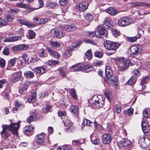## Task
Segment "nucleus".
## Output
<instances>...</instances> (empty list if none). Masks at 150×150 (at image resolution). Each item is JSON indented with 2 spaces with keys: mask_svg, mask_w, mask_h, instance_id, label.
Returning <instances> with one entry per match:
<instances>
[{
  "mask_svg": "<svg viewBox=\"0 0 150 150\" xmlns=\"http://www.w3.org/2000/svg\"><path fill=\"white\" fill-rule=\"evenodd\" d=\"M20 125V122L13 123L11 121V123L9 125H3L2 126L3 130L1 132V137L7 139L10 136L11 133L17 135Z\"/></svg>",
  "mask_w": 150,
  "mask_h": 150,
  "instance_id": "f257e3e1",
  "label": "nucleus"
},
{
  "mask_svg": "<svg viewBox=\"0 0 150 150\" xmlns=\"http://www.w3.org/2000/svg\"><path fill=\"white\" fill-rule=\"evenodd\" d=\"M112 59L115 62L118 63V70L121 71H124L129 66L133 64L129 59H125L123 57H117Z\"/></svg>",
  "mask_w": 150,
  "mask_h": 150,
  "instance_id": "f03ea898",
  "label": "nucleus"
},
{
  "mask_svg": "<svg viewBox=\"0 0 150 150\" xmlns=\"http://www.w3.org/2000/svg\"><path fill=\"white\" fill-rule=\"evenodd\" d=\"M134 23L133 19L129 16H125L120 18L118 21V25L122 27H125Z\"/></svg>",
  "mask_w": 150,
  "mask_h": 150,
  "instance_id": "7ed1b4c3",
  "label": "nucleus"
},
{
  "mask_svg": "<svg viewBox=\"0 0 150 150\" xmlns=\"http://www.w3.org/2000/svg\"><path fill=\"white\" fill-rule=\"evenodd\" d=\"M91 68V66L89 65H81L79 66L74 65L71 67L70 71H84V72L88 73L93 71L92 69H89L90 68Z\"/></svg>",
  "mask_w": 150,
  "mask_h": 150,
  "instance_id": "20e7f679",
  "label": "nucleus"
},
{
  "mask_svg": "<svg viewBox=\"0 0 150 150\" xmlns=\"http://www.w3.org/2000/svg\"><path fill=\"white\" fill-rule=\"evenodd\" d=\"M103 45L105 48L108 50H114L117 49L120 46L117 42L106 41L104 42Z\"/></svg>",
  "mask_w": 150,
  "mask_h": 150,
  "instance_id": "39448f33",
  "label": "nucleus"
},
{
  "mask_svg": "<svg viewBox=\"0 0 150 150\" xmlns=\"http://www.w3.org/2000/svg\"><path fill=\"white\" fill-rule=\"evenodd\" d=\"M94 35L97 38H103L107 35L108 32L100 26H98L96 29Z\"/></svg>",
  "mask_w": 150,
  "mask_h": 150,
  "instance_id": "423d86ee",
  "label": "nucleus"
},
{
  "mask_svg": "<svg viewBox=\"0 0 150 150\" xmlns=\"http://www.w3.org/2000/svg\"><path fill=\"white\" fill-rule=\"evenodd\" d=\"M94 108H99L103 106L104 103V99L101 95H94Z\"/></svg>",
  "mask_w": 150,
  "mask_h": 150,
  "instance_id": "0eeeda50",
  "label": "nucleus"
},
{
  "mask_svg": "<svg viewBox=\"0 0 150 150\" xmlns=\"http://www.w3.org/2000/svg\"><path fill=\"white\" fill-rule=\"evenodd\" d=\"M50 34L51 36H54L58 38L63 37L65 35V33L62 32L61 30L57 29L52 30L50 32Z\"/></svg>",
  "mask_w": 150,
  "mask_h": 150,
  "instance_id": "6e6552de",
  "label": "nucleus"
},
{
  "mask_svg": "<svg viewBox=\"0 0 150 150\" xmlns=\"http://www.w3.org/2000/svg\"><path fill=\"white\" fill-rule=\"evenodd\" d=\"M138 143L140 147L145 148L150 145V140L147 138L142 137L139 139Z\"/></svg>",
  "mask_w": 150,
  "mask_h": 150,
  "instance_id": "1a4fd4ad",
  "label": "nucleus"
},
{
  "mask_svg": "<svg viewBox=\"0 0 150 150\" xmlns=\"http://www.w3.org/2000/svg\"><path fill=\"white\" fill-rule=\"evenodd\" d=\"M130 51L131 54H138L142 51V46L140 45H133L130 47Z\"/></svg>",
  "mask_w": 150,
  "mask_h": 150,
  "instance_id": "9d476101",
  "label": "nucleus"
},
{
  "mask_svg": "<svg viewBox=\"0 0 150 150\" xmlns=\"http://www.w3.org/2000/svg\"><path fill=\"white\" fill-rule=\"evenodd\" d=\"M89 4L87 2H82L77 4L75 6V8L79 12H83L86 10L88 8Z\"/></svg>",
  "mask_w": 150,
  "mask_h": 150,
  "instance_id": "9b49d317",
  "label": "nucleus"
},
{
  "mask_svg": "<svg viewBox=\"0 0 150 150\" xmlns=\"http://www.w3.org/2000/svg\"><path fill=\"white\" fill-rule=\"evenodd\" d=\"M131 142L127 139H122L117 142V144L119 147H124L127 148L131 145Z\"/></svg>",
  "mask_w": 150,
  "mask_h": 150,
  "instance_id": "f8f14e48",
  "label": "nucleus"
},
{
  "mask_svg": "<svg viewBox=\"0 0 150 150\" xmlns=\"http://www.w3.org/2000/svg\"><path fill=\"white\" fill-rule=\"evenodd\" d=\"M113 23L112 20L109 18H105L103 23V25L105 28L110 29L112 27Z\"/></svg>",
  "mask_w": 150,
  "mask_h": 150,
  "instance_id": "ddd939ff",
  "label": "nucleus"
},
{
  "mask_svg": "<svg viewBox=\"0 0 150 150\" xmlns=\"http://www.w3.org/2000/svg\"><path fill=\"white\" fill-rule=\"evenodd\" d=\"M141 6L146 7L149 9L148 10H145V12H147L146 14L150 13V4H147L144 2H139L136 3L134 4V6Z\"/></svg>",
  "mask_w": 150,
  "mask_h": 150,
  "instance_id": "4468645a",
  "label": "nucleus"
},
{
  "mask_svg": "<svg viewBox=\"0 0 150 150\" xmlns=\"http://www.w3.org/2000/svg\"><path fill=\"white\" fill-rule=\"evenodd\" d=\"M110 69L111 68L110 66H106L105 68V77L108 80L111 78H113L115 76L113 75L112 71Z\"/></svg>",
  "mask_w": 150,
  "mask_h": 150,
  "instance_id": "2eb2a0df",
  "label": "nucleus"
},
{
  "mask_svg": "<svg viewBox=\"0 0 150 150\" xmlns=\"http://www.w3.org/2000/svg\"><path fill=\"white\" fill-rule=\"evenodd\" d=\"M47 50L52 57L56 59H58L60 57V54L57 52L51 50L49 47L47 48Z\"/></svg>",
  "mask_w": 150,
  "mask_h": 150,
  "instance_id": "dca6fc26",
  "label": "nucleus"
},
{
  "mask_svg": "<svg viewBox=\"0 0 150 150\" xmlns=\"http://www.w3.org/2000/svg\"><path fill=\"white\" fill-rule=\"evenodd\" d=\"M103 142L105 144H109L111 140V138L110 135L109 134H104L103 136Z\"/></svg>",
  "mask_w": 150,
  "mask_h": 150,
  "instance_id": "f3484780",
  "label": "nucleus"
},
{
  "mask_svg": "<svg viewBox=\"0 0 150 150\" xmlns=\"http://www.w3.org/2000/svg\"><path fill=\"white\" fill-rule=\"evenodd\" d=\"M76 27L74 24L67 25L64 26V28L67 31L71 32L74 31Z\"/></svg>",
  "mask_w": 150,
  "mask_h": 150,
  "instance_id": "a211bd4d",
  "label": "nucleus"
},
{
  "mask_svg": "<svg viewBox=\"0 0 150 150\" xmlns=\"http://www.w3.org/2000/svg\"><path fill=\"white\" fill-rule=\"evenodd\" d=\"M69 110L71 111L72 114L75 116H77L79 114V109L76 106H71Z\"/></svg>",
  "mask_w": 150,
  "mask_h": 150,
  "instance_id": "6ab92c4d",
  "label": "nucleus"
},
{
  "mask_svg": "<svg viewBox=\"0 0 150 150\" xmlns=\"http://www.w3.org/2000/svg\"><path fill=\"white\" fill-rule=\"evenodd\" d=\"M34 70L39 74H42L47 71L46 68L43 67H39L34 68Z\"/></svg>",
  "mask_w": 150,
  "mask_h": 150,
  "instance_id": "aec40b11",
  "label": "nucleus"
},
{
  "mask_svg": "<svg viewBox=\"0 0 150 150\" xmlns=\"http://www.w3.org/2000/svg\"><path fill=\"white\" fill-rule=\"evenodd\" d=\"M33 127L31 125L26 126L23 129V132L25 134L28 135V134L33 130Z\"/></svg>",
  "mask_w": 150,
  "mask_h": 150,
  "instance_id": "412c9836",
  "label": "nucleus"
},
{
  "mask_svg": "<svg viewBox=\"0 0 150 150\" xmlns=\"http://www.w3.org/2000/svg\"><path fill=\"white\" fill-rule=\"evenodd\" d=\"M105 11L111 15L114 16L116 15L117 12L114 8L110 7L105 9Z\"/></svg>",
  "mask_w": 150,
  "mask_h": 150,
  "instance_id": "4be33fe9",
  "label": "nucleus"
},
{
  "mask_svg": "<svg viewBox=\"0 0 150 150\" xmlns=\"http://www.w3.org/2000/svg\"><path fill=\"white\" fill-rule=\"evenodd\" d=\"M141 36V34L138 32V34L136 36L134 37H129L128 38V40L129 42H135L137 39L140 38Z\"/></svg>",
  "mask_w": 150,
  "mask_h": 150,
  "instance_id": "5701e85b",
  "label": "nucleus"
},
{
  "mask_svg": "<svg viewBox=\"0 0 150 150\" xmlns=\"http://www.w3.org/2000/svg\"><path fill=\"white\" fill-rule=\"evenodd\" d=\"M44 139V136L42 134H39L37 136L36 141L38 144L40 145L42 144Z\"/></svg>",
  "mask_w": 150,
  "mask_h": 150,
  "instance_id": "b1692460",
  "label": "nucleus"
},
{
  "mask_svg": "<svg viewBox=\"0 0 150 150\" xmlns=\"http://www.w3.org/2000/svg\"><path fill=\"white\" fill-rule=\"evenodd\" d=\"M69 94L73 99L76 100L78 98L76 91L74 89H72L69 91Z\"/></svg>",
  "mask_w": 150,
  "mask_h": 150,
  "instance_id": "393cba45",
  "label": "nucleus"
},
{
  "mask_svg": "<svg viewBox=\"0 0 150 150\" xmlns=\"http://www.w3.org/2000/svg\"><path fill=\"white\" fill-rule=\"evenodd\" d=\"M18 21L20 24L26 25L27 27L30 28H31L33 26V24L29 23L21 19H19Z\"/></svg>",
  "mask_w": 150,
  "mask_h": 150,
  "instance_id": "a878e982",
  "label": "nucleus"
},
{
  "mask_svg": "<svg viewBox=\"0 0 150 150\" xmlns=\"http://www.w3.org/2000/svg\"><path fill=\"white\" fill-rule=\"evenodd\" d=\"M21 74L18 72H16L13 74L12 78V80L15 82H16L20 79Z\"/></svg>",
  "mask_w": 150,
  "mask_h": 150,
  "instance_id": "bb28decb",
  "label": "nucleus"
},
{
  "mask_svg": "<svg viewBox=\"0 0 150 150\" xmlns=\"http://www.w3.org/2000/svg\"><path fill=\"white\" fill-rule=\"evenodd\" d=\"M34 19L36 21V23L40 24L45 23L47 21V20L46 18H40L35 17L34 18Z\"/></svg>",
  "mask_w": 150,
  "mask_h": 150,
  "instance_id": "cd10ccee",
  "label": "nucleus"
},
{
  "mask_svg": "<svg viewBox=\"0 0 150 150\" xmlns=\"http://www.w3.org/2000/svg\"><path fill=\"white\" fill-rule=\"evenodd\" d=\"M110 82H112L113 86L115 87L117 86L118 84V82L117 81V78L114 76L113 78H111L108 80Z\"/></svg>",
  "mask_w": 150,
  "mask_h": 150,
  "instance_id": "c85d7f7f",
  "label": "nucleus"
},
{
  "mask_svg": "<svg viewBox=\"0 0 150 150\" xmlns=\"http://www.w3.org/2000/svg\"><path fill=\"white\" fill-rule=\"evenodd\" d=\"M57 150H72L71 148L69 145H65L59 146Z\"/></svg>",
  "mask_w": 150,
  "mask_h": 150,
  "instance_id": "c756f323",
  "label": "nucleus"
},
{
  "mask_svg": "<svg viewBox=\"0 0 150 150\" xmlns=\"http://www.w3.org/2000/svg\"><path fill=\"white\" fill-rule=\"evenodd\" d=\"M149 78V76H146L142 80L141 84L142 86V88L143 89H144L145 88V86H144V85L146 83Z\"/></svg>",
  "mask_w": 150,
  "mask_h": 150,
  "instance_id": "7c9ffc66",
  "label": "nucleus"
},
{
  "mask_svg": "<svg viewBox=\"0 0 150 150\" xmlns=\"http://www.w3.org/2000/svg\"><path fill=\"white\" fill-rule=\"evenodd\" d=\"M144 116L147 118H150V110L147 109L144 110L143 112Z\"/></svg>",
  "mask_w": 150,
  "mask_h": 150,
  "instance_id": "2f4dec72",
  "label": "nucleus"
},
{
  "mask_svg": "<svg viewBox=\"0 0 150 150\" xmlns=\"http://www.w3.org/2000/svg\"><path fill=\"white\" fill-rule=\"evenodd\" d=\"M36 100V94L34 93L30 98L28 99V102L30 103L34 102Z\"/></svg>",
  "mask_w": 150,
  "mask_h": 150,
  "instance_id": "473e14b6",
  "label": "nucleus"
},
{
  "mask_svg": "<svg viewBox=\"0 0 150 150\" xmlns=\"http://www.w3.org/2000/svg\"><path fill=\"white\" fill-rule=\"evenodd\" d=\"M50 45L53 47H58L60 46V42L57 41H52L50 42Z\"/></svg>",
  "mask_w": 150,
  "mask_h": 150,
  "instance_id": "72a5a7b5",
  "label": "nucleus"
},
{
  "mask_svg": "<svg viewBox=\"0 0 150 150\" xmlns=\"http://www.w3.org/2000/svg\"><path fill=\"white\" fill-rule=\"evenodd\" d=\"M92 54L91 50H88L85 53V57L88 59H91L92 58Z\"/></svg>",
  "mask_w": 150,
  "mask_h": 150,
  "instance_id": "f704fd0d",
  "label": "nucleus"
},
{
  "mask_svg": "<svg viewBox=\"0 0 150 150\" xmlns=\"http://www.w3.org/2000/svg\"><path fill=\"white\" fill-rule=\"evenodd\" d=\"M16 61V59L15 58H14L10 59L8 62V66L10 67H12L14 66Z\"/></svg>",
  "mask_w": 150,
  "mask_h": 150,
  "instance_id": "c9c22d12",
  "label": "nucleus"
},
{
  "mask_svg": "<svg viewBox=\"0 0 150 150\" xmlns=\"http://www.w3.org/2000/svg\"><path fill=\"white\" fill-rule=\"evenodd\" d=\"M24 75L27 78H32L34 76V74L33 73L30 71H25L24 73Z\"/></svg>",
  "mask_w": 150,
  "mask_h": 150,
  "instance_id": "e433bc0d",
  "label": "nucleus"
},
{
  "mask_svg": "<svg viewBox=\"0 0 150 150\" xmlns=\"http://www.w3.org/2000/svg\"><path fill=\"white\" fill-rule=\"evenodd\" d=\"M84 15L85 19L88 22H90L93 19V16L90 13L86 14Z\"/></svg>",
  "mask_w": 150,
  "mask_h": 150,
  "instance_id": "4c0bfd02",
  "label": "nucleus"
},
{
  "mask_svg": "<svg viewBox=\"0 0 150 150\" xmlns=\"http://www.w3.org/2000/svg\"><path fill=\"white\" fill-rule=\"evenodd\" d=\"M36 117V114L33 113L32 115H30L29 117H28L27 120V121L28 123H30L33 121L34 120V118H35Z\"/></svg>",
  "mask_w": 150,
  "mask_h": 150,
  "instance_id": "58836bf2",
  "label": "nucleus"
},
{
  "mask_svg": "<svg viewBox=\"0 0 150 150\" xmlns=\"http://www.w3.org/2000/svg\"><path fill=\"white\" fill-rule=\"evenodd\" d=\"M136 78H134V76H132L127 82V83L129 85H131L134 84L137 81Z\"/></svg>",
  "mask_w": 150,
  "mask_h": 150,
  "instance_id": "ea45409f",
  "label": "nucleus"
},
{
  "mask_svg": "<svg viewBox=\"0 0 150 150\" xmlns=\"http://www.w3.org/2000/svg\"><path fill=\"white\" fill-rule=\"evenodd\" d=\"M47 5L52 8H55L57 6V4L54 2H48L47 3Z\"/></svg>",
  "mask_w": 150,
  "mask_h": 150,
  "instance_id": "a19ab883",
  "label": "nucleus"
},
{
  "mask_svg": "<svg viewBox=\"0 0 150 150\" xmlns=\"http://www.w3.org/2000/svg\"><path fill=\"white\" fill-rule=\"evenodd\" d=\"M28 38L30 39H33L35 36L36 34L35 32L31 30H29Z\"/></svg>",
  "mask_w": 150,
  "mask_h": 150,
  "instance_id": "79ce46f5",
  "label": "nucleus"
},
{
  "mask_svg": "<svg viewBox=\"0 0 150 150\" xmlns=\"http://www.w3.org/2000/svg\"><path fill=\"white\" fill-rule=\"evenodd\" d=\"M16 6L18 7L25 8H28L29 7V6L28 4L21 2L17 3L16 4Z\"/></svg>",
  "mask_w": 150,
  "mask_h": 150,
  "instance_id": "37998d69",
  "label": "nucleus"
},
{
  "mask_svg": "<svg viewBox=\"0 0 150 150\" xmlns=\"http://www.w3.org/2000/svg\"><path fill=\"white\" fill-rule=\"evenodd\" d=\"M65 70L66 68L64 67H61L59 70L60 74L63 77H65L66 76V73Z\"/></svg>",
  "mask_w": 150,
  "mask_h": 150,
  "instance_id": "c03bdc74",
  "label": "nucleus"
},
{
  "mask_svg": "<svg viewBox=\"0 0 150 150\" xmlns=\"http://www.w3.org/2000/svg\"><path fill=\"white\" fill-rule=\"evenodd\" d=\"M18 49L19 51H21L23 50H26L28 49L29 47L27 45L25 44H22L18 45Z\"/></svg>",
  "mask_w": 150,
  "mask_h": 150,
  "instance_id": "a18cd8bd",
  "label": "nucleus"
},
{
  "mask_svg": "<svg viewBox=\"0 0 150 150\" xmlns=\"http://www.w3.org/2000/svg\"><path fill=\"white\" fill-rule=\"evenodd\" d=\"M14 105L16 107L18 108V109L20 108H22L24 107V105L22 104L21 102L19 101L18 100H16L15 101Z\"/></svg>",
  "mask_w": 150,
  "mask_h": 150,
  "instance_id": "49530a36",
  "label": "nucleus"
},
{
  "mask_svg": "<svg viewBox=\"0 0 150 150\" xmlns=\"http://www.w3.org/2000/svg\"><path fill=\"white\" fill-rule=\"evenodd\" d=\"M57 63L58 62L57 61L53 59L48 60L45 62V64L50 66L52 65H54Z\"/></svg>",
  "mask_w": 150,
  "mask_h": 150,
  "instance_id": "de8ad7c7",
  "label": "nucleus"
},
{
  "mask_svg": "<svg viewBox=\"0 0 150 150\" xmlns=\"http://www.w3.org/2000/svg\"><path fill=\"white\" fill-rule=\"evenodd\" d=\"M141 125L142 129H144L146 127H150L149 123L147 121H144L142 122Z\"/></svg>",
  "mask_w": 150,
  "mask_h": 150,
  "instance_id": "09e8293b",
  "label": "nucleus"
},
{
  "mask_svg": "<svg viewBox=\"0 0 150 150\" xmlns=\"http://www.w3.org/2000/svg\"><path fill=\"white\" fill-rule=\"evenodd\" d=\"M141 125L142 129H144L146 127H150L149 123L147 121H144L142 122Z\"/></svg>",
  "mask_w": 150,
  "mask_h": 150,
  "instance_id": "8fccbe9b",
  "label": "nucleus"
},
{
  "mask_svg": "<svg viewBox=\"0 0 150 150\" xmlns=\"http://www.w3.org/2000/svg\"><path fill=\"white\" fill-rule=\"evenodd\" d=\"M20 58L26 61L27 62V63L28 62L29 57L28 55L26 54H23L22 56L20 57Z\"/></svg>",
  "mask_w": 150,
  "mask_h": 150,
  "instance_id": "3c124183",
  "label": "nucleus"
},
{
  "mask_svg": "<svg viewBox=\"0 0 150 150\" xmlns=\"http://www.w3.org/2000/svg\"><path fill=\"white\" fill-rule=\"evenodd\" d=\"M112 35L115 37L118 36L120 35V32L116 29H113L112 31Z\"/></svg>",
  "mask_w": 150,
  "mask_h": 150,
  "instance_id": "603ef678",
  "label": "nucleus"
},
{
  "mask_svg": "<svg viewBox=\"0 0 150 150\" xmlns=\"http://www.w3.org/2000/svg\"><path fill=\"white\" fill-rule=\"evenodd\" d=\"M91 122L89 120L85 118L83 119V121L82 123V125H88L90 126V124Z\"/></svg>",
  "mask_w": 150,
  "mask_h": 150,
  "instance_id": "864d4df0",
  "label": "nucleus"
},
{
  "mask_svg": "<svg viewBox=\"0 0 150 150\" xmlns=\"http://www.w3.org/2000/svg\"><path fill=\"white\" fill-rule=\"evenodd\" d=\"M133 113V110L132 108L125 110L124 113L126 115H132Z\"/></svg>",
  "mask_w": 150,
  "mask_h": 150,
  "instance_id": "5fc2aeb1",
  "label": "nucleus"
},
{
  "mask_svg": "<svg viewBox=\"0 0 150 150\" xmlns=\"http://www.w3.org/2000/svg\"><path fill=\"white\" fill-rule=\"evenodd\" d=\"M94 127L95 129L98 131L102 130L103 128L101 125L100 124H98L96 121H94Z\"/></svg>",
  "mask_w": 150,
  "mask_h": 150,
  "instance_id": "6e6d98bb",
  "label": "nucleus"
},
{
  "mask_svg": "<svg viewBox=\"0 0 150 150\" xmlns=\"http://www.w3.org/2000/svg\"><path fill=\"white\" fill-rule=\"evenodd\" d=\"M66 131L68 132H71L75 130V127L73 126V125L67 127L66 129Z\"/></svg>",
  "mask_w": 150,
  "mask_h": 150,
  "instance_id": "4d7b16f0",
  "label": "nucleus"
},
{
  "mask_svg": "<svg viewBox=\"0 0 150 150\" xmlns=\"http://www.w3.org/2000/svg\"><path fill=\"white\" fill-rule=\"evenodd\" d=\"M72 125V122L69 120H67L64 123V125L65 127H68Z\"/></svg>",
  "mask_w": 150,
  "mask_h": 150,
  "instance_id": "13d9d810",
  "label": "nucleus"
},
{
  "mask_svg": "<svg viewBox=\"0 0 150 150\" xmlns=\"http://www.w3.org/2000/svg\"><path fill=\"white\" fill-rule=\"evenodd\" d=\"M142 130L145 135L149 136L150 135V127H148L146 129H142Z\"/></svg>",
  "mask_w": 150,
  "mask_h": 150,
  "instance_id": "bf43d9fd",
  "label": "nucleus"
},
{
  "mask_svg": "<svg viewBox=\"0 0 150 150\" xmlns=\"http://www.w3.org/2000/svg\"><path fill=\"white\" fill-rule=\"evenodd\" d=\"M139 75V71L138 70H135L134 71L133 76H134V78H136L137 79V78Z\"/></svg>",
  "mask_w": 150,
  "mask_h": 150,
  "instance_id": "052dcab7",
  "label": "nucleus"
},
{
  "mask_svg": "<svg viewBox=\"0 0 150 150\" xmlns=\"http://www.w3.org/2000/svg\"><path fill=\"white\" fill-rule=\"evenodd\" d=\"M104 94L108 100L110 99V96L111 94V92L108 90L104 92Z\"/></svg>",
  "mask_w": 150,
  "mask_h": 150,
  "instance_id": "680f3d73",
  "label": "nucleus"
},
{
  "mask_svg": "<svg viewBox=\"0 0 150 150\" xmlns=\"http://www.w3.org/2000/svg\"><path fill=\"white\" fill-rule=\"evenodd\" d=\"M94 56L97 57L101 58L103 56L102 53L100 52H96L94 53Z\"/></svg>",
  "mask_w": 150,
  "mask_h": 150,
  "instance_id": "e2e57ef3",
  "label": "nucleus"
},
{
  "mask_svg": "<svg viewBox=\"0 0 150 150\" xmlns=\"http://www.w3.org/2000/svg\"><path fill=\"white\" fill-rule=\"evenodd\" d=\"M20 64L21 66V68H22L24 66L27 62L24 60L23 59L20 58L19 59Z\"/></svg>",
  "mask_w": 150,
  "mask_h": 150,
  "instance_id": "0e129e2a",
  "label": "nucleus"
},
{
  "mask_svg": "<svg viewBox=\"0 0 150 150\" xmlns=\"http://www.w3.org/2000/svg\"><path fill=\"white\" fill-rule=\"evenodd\" d=\"M5 19L7 22H11L13 20V17L11 15H7L5 16Z\"/></svg>",
  "mask_w": 150,
  "mask_h": 150,
  "instance_id": "69168bd1",
  "label": "nucleus"
},
{
  "mask_svg": "<svg viewBox=\"0 0 150 150\" xmlns=\"http://www.w3.org/2000/svg\"><path fill=\"white\" fill-rule=\"evenodd\" d=\"M19 11V10L17 9H11L9 10V12L13 14H17Z\"/></svg>",
  "mask_w": 150,
  "mask_h": 150,
  "instance_id": "338daca9",
  "label": "nucleus"
},
{
  "mask_svg": "<svg viewBox=\"0 0 150 150\" xmlns=\"http://www.w3.org/2000/svg\"><path fill=\"white\" fill-rule=\"evenodd\" d=\"M116 112L117 113H120L122 109V107L120 106H118L117 104L115 105Z\"/></svg>",
  "mask_w": 150,
  "mask_h": 150,
  "instance_id": "774afa93",
  "label": "nucleus"
}]
</instances>
